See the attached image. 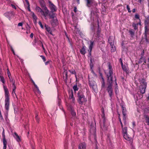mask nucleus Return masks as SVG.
Instances as JSON below:
<instances>
[{"mask_svg":"<svg viewBox=\"0 0 149 149\" xmlns=\"http://www.w3.org/2000/svg\"><path fill=\"white\" fill-rule=\"evenodd\" d=\"M135 78L140 82L139 89L140 93L142 94L144 93L147 87V83L146 80L143 78L140 77L138 75H136Z\"/></svg>","mask_w":149,"mask_h":149,"instance_id":"1","label":"nucleus"},{"mask_svg":"<svg viewBox=\"0 0 149 149\" xmlns=\"http://www.w3.org/2000/svg\"><path fill=\"white\" fill-rule=\"evenodd\" d=\"M3 87L5 92V108L7 112H8L9 109L10 103L9 93L8 88L5 86H3Z\"/></svg>","mask_w":149,"mask_h":149,"instance_id":"2","label":"nucleus"},{"mask_svg":"<svg viewBox=\"0 0 149 149\" xmlns=\"http://www.w3.org/2000/svg\"><path fill=\"white\" fill-rule=\"evenodd\" d=\"M86 1V6L88 7H90L92 6H94L95 7L92 9L91 11V13L94 14V12L97 13V9L96 6L97 4L94 0H85Z\"/></svg>","mask_w":149,"mask_h":149,"instance_id":"3","label":"nucleus"},{"mask_svg":"<svg viewBox=\"0 0 149 149\" xmlns=\"http://www.w3.org/2000/svg\"><path fill=\"white\" fill-rule=\"evenodd\" d=\"M78 97V102L79 104H82L83 103L87 101V99L85 97L83 92L79 91L77 94Z\"/></svg>","mask_w":149,"mask_h":149,"instance_id":"4","label":"nucleus"},{"mask_svg":"<svg viewBox=\"0 0 149 149\" xmlns=\"http://www.w3.org/2000/svg\"><path fill=\"white\" fill-rule=\"evenodd\" d=\"M113 81V79H108L107 78L108 86L107 88V90L109 93L110 97L111 98L113 95V89L112 87V84Z\"/></svg>","mask_w":149,"mask_h":149,"instance_id":"5","label":"nucleus"},{"mask_svg":"<svg viewBox=\"0 0 149 149\" xmlns=\"http://www.w3.org/2000/svg\"><path fill=\"white\" fill-rule=\"evenodd\" d=\"M108 66L109 70V72L107 74V76L108 79L109 80L110 79H113V72L112 66L110 64H109Z\"/></svg>","mask_w":149,"mask_h":149,"instance_id":"6","label":"nucleus"},{"mask_svg":"<svg viewBox=\"0 0 149 149\" xmlns=\"http://www.w3.org/2000/svg\"><path fill=\"white\" fill-rule=\"evenodd\" d=\"M69 99L70 100L72 99V102L73 103L75 102V99L73 97V92L72 90L69 91Z\"/></svg>","mask_w":149,"mask_h":149,"instance_id":"7","label":"nucleus"},{"mask_svg":"<svg viewBox=\"0 0 149 149\" xmlns=\"http://www.w3.org/2000/svg\"><path fill=\"white\" fill-rule=\"evenodd\" d=\"M49 6L51 10V11H56V9L55 6L50 1H49Z\"/></svg>","mask_w":149,"mask_h":149,"instance_id":"8","label":"nucleus"},{"mask_svg":"<svg viewBox=\"0 0 149 149\" xmlns=\"http://www.w3.org/2000/svg\"><path fill=\"white\" fill-rule=\"evenodd\" d=\"M89 84L91 87L94 90L96 87V84L94 81H89Z\"/></svg>","mask_w":149,"mask_h":149,"instance_id":"9","label":"nucleus"},{"mask_svg":"<svg viewBox=\"0 0 149 149\" xmlns=\"http://www.w3.org/2000/svg\"><path fill=\"white\" fill-rule=\"evenodd\" d=\"M123 137L125 139L129 141L130 143L132 144V138L129 136L128 134H125L124 135Z\"/></svg>","mask_w":149,"mask_h":149,"instance_id":"10","label":"nucleus"},{"mask_svg":"<svg viewBox=\"0 0 149 149\" xmlns=\"http://www.w3.org/2000/svg\"><path fill=\"white\" fill-rule=\"evenodd\" d=\"M68 109L71 111L72 115L73 116H75L76 115V113L74 111V110L73 107L70 105H69L68 106Z\"/></svg>","mask_w":149,"mask_h":149,"instance_id":"11","label":"nucleus"},{"mask_svg":"<svg viewBox=\"0 0 149 149\" xmlns=\"http://www.w3.org/2000/svg\"><path fill=\"white\" fill-rule=\"evenodd\" d=\"M50 23L53 26H55L58 24L57 20V18H55L52 19Z\"/></svg>","mask_w":149,"mask_h":149,"instance_id":"12","label":"nucleus"},{"mask_svg":"<svg viewBox=\"0 0 149 149\" xmlns=\"http://www.w3.org/2000/svg\"><path fill=\"white\" fill-rule=\"evenodd\" d=\"M86 145L84 143H82L79 144L78 146V149H86Z\"/></svg>","mask_w":149,"mask_h":149,"instance_id":"13","label":"nucleus"},{"mask_svg":"<svg viewBox=\"0 0 149 149\" xmlns=\"http://www.w3.org/2000/svg\"><path fill=\"white\" fill-rule=\"evenodd\" d=\"M122 113L123 115V119L125 121V116L126 115V109L125 107H124L123 106H122Z\"/></svg>","mask_w":149,"mask_h":149,"instance_id":"14","label":"nucleus"},{"mask_svg":"<svg viewBox=\"0 0 149 149\" xmlns=\"http://www.w3.org/2000/svg\"><path fill=\"white\" fill-rule=\"evenodd\" d=\"M40 3L42 8L44 10H48L46 6L44 1H40Z\"/></svg>","mask_w":149,"mask_h":149,"instance_id":"15","label":"nucleus"},{"mask_svg":"<svg viewBox=\"0 0 149 149\" xmlns=\"http://www.w3.org/2000/svg\"><path fill=\"white\" fill-rule=\"evenodd\" d=\"M54 12L49 11V13L48 15L49 16V19H54L56 18L55 14V13H54Z\"/></svg>","mask_w":149,"mask_h":149,"instance_id":"16","label":"nucleus"},{"mask_svg":"<svg viewBox=\"0 0 149 149\" xmlns=\"http://www.w3.org/2000/svg\"><path fill=\"white\" fill-rule=\"evenodd\" d=\"M101 116L102 118L103 119V122L104 126H105V122L106 120V119L105 117V114L103 109L102 110V114Z\"/></svg>","mask_w":149,"mask_h":149,"instance_id":"17","label":"nucleus"},{"mask_svg":"<svg viewBox=\"0 0 149 149\" xmlns=\"http://www.w3.org/2000/svg\"><path fill=\"white\" fill-rule=\"evenodd\" d=\"M80 52L81 54L84 55L86 53V47L85 46H83L80 50Z\"/></svg>","mask_w":149,"mask_h":149,"instance_id":"18","label":"nucleus"},{"mask_svg":"<svg viewBox=\"0 0 149 149\" xmlns=\"http://www.w3.org/2000/svg\"><path fill=\"white\" fill-rule=\"evenodd\" d=\"M109 42L110 45H112L114 44V38L110 36L109 39Z\"/></svg>","mask_w":149,"mask_h":149,"instance_id":"19","label":"nucleus"},{"mask_svg":"<svg viewBox=\"0 0 149 149\" xmlns=\"http://www.w3.org/2000/svg\"><path fill=\"white\" fill-rule=\"evenodd\" d=\"M13 135V136L18 142L20 141V139L19 136L16 132H14Z\"/></svg>","mask_w":149,"mask_h":149,"instance_id":"20","label":"nucleus"},{"mask_svg":"<svg viewBox=\"0 0 149 149\" xmlns=\"http://www.w3.org/2000/svg\"><path fill=\"white\" fill-rule=\"evenodd\" d=\"M36 10L37 11L41 13L42 15V14H44V13L45 12V10L43 11L39 7L36 6Z\"/></svg>","mask_w":149,"mask_h":149,"instance_id":"21","label":"nucleus"},{"mask_svg":"<svg viewBox=\"0 0 149 149\" xmlns=\"http://www.w3.org/2000/svg\"><path fill=\"white\" fill-rule=\"evenodd\" d=\"M49 13V10H45V12L44 13L45 15H44L43 14H42V15L45 17V19H47V16L48 15Z\"/></svg>","mask_w":149,"mask_h":149,"instance_id":"22","label":"nucleus"},{"mask_svg":"<svg viewBox=\"0 0 149 149\" xmlns=\"http://www.w3.org/2000/svg\"><path fill=\"white\" fill-rule=\"evenodd\" d=\"M94 44V42L92 41H90V44L89 46V50H88V51H89V53L90 54H91V52L92 50L93 45Z\"/></svg>","mask_w":149,"mask_h":149,"instance_id":"23","label":"nucleus"},{"mask_svg":"<svg viewBox=\"0 0 149 149\" xmlns=\"http://www.w3.org/2000/svg\"><path fill=\"white\" fill-rule=\"evenodd\" d=\"M12 14L10 12H7L4 13V15L6 17L10 19V18Z\"/></svg>","mask_w":149,"mask_h":149,"instance_id":"24","label":"nucleus"},{"mask_svg":"<svg viewBox=\"0 0 149 149\" xmlns=\"http://www.w3.org/2000/svg\"><path fill=\"white\" fill-rule=\"evenodd\" d=\"M123 70L125 71L126 73L128 74L129 73V70L127 68L125 65L122 67Z\"/></svg>","mask_w":149,"mask_h":149,"instance_id":"25","label":"nucleus"},{"mask_svg":"<svg viewBox=\"0 0 149 149\" xmlns=\"http://www.w3.org/2000/svg\"><path fill=\"white\" fill-rule=\"evenodd\" d=\"M122 130L123 135H124L125 134H127V127H125L123 128V127H122Z\"/></svg>","mask_w":149,"mask_h":149,"instance_id":"26","label":"nucleus"},{"mask_svg":"<svg viewBox=\"0 0 149 149\" xmlns=\"http://www.w3.org/2000/svg\"><path fill=\"white\" fill-rule=\"evenodd\" d=\"M45 28L46 30L49 33H50L51 32V29L48 26L46 25V24H45Z\"/></svg>","mask_w":149,"mask_h":149,"instance_id":"27","label":"nucleus"},{"mask_svg":"<svg viewBox=\"0 0 149 149\" xmlns=\"http://www.w3.org/2000/svg\"><path fill=\"white\" fill-rule=\"evenodd\" d=\"M3 131L2 134V136L3 137V141H6L5 138V130L3 128Z\"/></svg>","mask_w":149,"mask_h":149,"instance_id":"28","label":"nucleus"},{"mask_svg":"<svg viewBox=\"0 0 149 149\" xmlns=\"http://www.w3.org/2000/svg\"><path fill=\"white\" fill-rule=\"evenodd\" d=\"M145 36L146 38H147V32L148 31V27L147 26H146L145 27Z\"/></svg>","mask_w":149,"mask_h":149,"instance_id":"29","label":"nucleus"},{"mask_svg":"<svg viewBox=\"0 0 149 149\" xmlns=\"http://www.w3.org/2000/svg\"><path fill=\"white\" fill-rule=\"evenodd\" d=\"M111 46V52H114L116 50V47L114 44L112 45H110Z\"/></svg>","mask_w":149,"mask_h":149,"instance_id":"30","label":"nucleus"},{"mask_svg":"<svg viewBox=\"0 0 149 149\" xmlns=\"http://www.w3.org/2000/svg\"><path fill=\"white\" fill-rule=\"evenodd\" d=\"M73 88L75 92L78 90V88L77 87V84L73 86Z\"/></svg>","mask_w":149,"mask_h":149,"instance_id":"31","label":"nucleus"},{"mask_svg":"<svg viewBox=\"0 0 149 149\" xmlns=\"http://www.w3.org/2000/svg\"><path fill=\"white\" fill-rule=\"evenodd\" d=\"M138 25V24H135L133 23L132 24V26L134 27V30H136V29H137Z\"/></svg>","mask_w":149,"mask_h":149,"instance_id":"32","label":"nucleus"},{"mask_svg":"<svg viewBox=\"0 0 149 149\" xmlns=\"http://www.w3.org/2000/svg\"><path fill=\"white\" fill-rule=\"evenodd\" d=\"M3 149H6V145L7 144V141H3Z\"/></svg>","mask_w":149,"mask_h":149,"instance_id":"33","label":"nucleus"},{"mask_svg":"<svg viewBox=\"0 0 149 149\" xmlns=\"http://www.w3.org/2000/svg\"><path fill=\"white\" fill-rule=\"evenodd\" d=\"M0 80L2 82L3 84H4L5 83V80L3 76L0 75Z\"/></svg>","mask_w":149,"mask_h":149,"instance_id":"34","label":"nucleus"},{"mask_svg":"<svg viewBox=\"0 0 149 149\" xmlns=\"http://www.w3.org/2000/svg\"><path fill=\"white\" fill-rule=\"evenodd\" d=\"M143 60H144V58L143 56H141L138 61L139 63H141L143 61Z\"/></svg>","mask_w":149,"mask_h":149,"instance_id":"35","label":"nucleus"},{"mask_svg":"<svg viewBox=\"0 0 149 149\" xmlns=\"http://www.w3.org/2000/svg\"><path fill=\"white\" fill-rule=\"evenodd\" d=\"M129 33L131 35L132 37H133L134 35V32L132 30H130L129 31Z\"/></svg>","mask_w":149,"mask_h":149,"instance_id":"36","label":"nucleus"},{"mask_svg":"<svg viewBox=\"0 0 149 149\" xmlns=\"http://www.w3.org/2000/svg\"><path fill=\"white\" fill-rule=\"evenodd\" d=\"M63 74L65 75L66 77H68V73L66 70L64 68L63 69Z\"/></svg>","mask_w":149,"mask_h":149,"instance_id":"37","label":"nucleus"},{"mask_svg":"<svg viewBox=\"0 0 149 149\" xmlns=\"http://www.w3.org/2000/svg\"><path fill=\"white\" fill-rule=\"evenodd\" d=\"M13 90L12 91V93H13V92L14 91H15V89L16 88V87L15 85V82H14L13 84Z\"/></svg>","mask_w":149,"mask_h":149,"instance_id":"38","label":"nucleus"},{"mask_svg":"<svg viewBox=\"0 0 149 149\" xmlns=\"http://www.w3.org/2000/svg\"><path fill=\"white\" fill-rule=\"evenodd\" d=\"M69 71L72 74H77L76 72L74 70H72V71L69 70Z\"/></svg>","mask_w":149,"mask_h":149,"instance_id":"39","label":"nucleus"},{"mask_svg":"<svg viewBox=\"0 0 149 149\" xmlns=\"http://www.w3.org/2000/svg\"><path fill=\"white\" fill-rule=\"evenodd\" d=\"M102 79L103 81L102 82V88H104L105 86V82L103 77H102Z\"/></svg>","mask_w":149,"mask_h":149,"instance_id":"40","label":"nucleus"},{"mask_svg":"<svg viewBox=\"0 0 149 149\" xmlns=\"http://www.w3.org/2000/svg\"><path fill=\"white\" fill-rule=\"evenodd\" d=\"M127 8L129 13H130L131 12V10L129 6L128 5H127Z\"/></svg>","mask_w":149,"mask_h":149,"instance_id":"41","label":"nucleus"},{"mask_svg":"<svg viewBox=\"0 0 149 149\" xmlns=\"http://www.w3.org/2000/svg\"><path fill=\"white\" fill-rule=\"evenodd\" d=\"M146 118L147 121V125H149V118L148 117L146 116Z\"/></svg>","mask_w":149,"mask_h":149,"instance_id":"42","label":"nucleus"},{"mask_svg":"<svg viewBox=\"0 0 149 149\" xmlns=\"http://www.w3.org/2000/svg\"><path fill=\"white\" fill-rule=\"evenodd\" d=\"M38 24L40 25V26L41 27L42 29H43V26L42 25V23L40 21H39V22Z\"/></svg>","mask_w":149,"mask_h":149,"instance_id":"43","label":"nucleus"},{"mask_svg":"<svg viewBox=\"0 0 149 149\" xmlns=\"http://www.w3.org/2000/svg\"><path fill=\"white\" fill-rule=\"evenodd\" d=\"M40 56L41 57L42 59H43V61L44 62H45L46 61V58H45V57L42 55H41Z\"/></svg>","mask_w":149,"mask_h":149,"instance_id":"44","label":"nucleus"},{"mask_svg":"<svg viewBox=\"0 0 149 149\" xmlns=\"http://www.w3.org/2000/svg\"><path fill=\"white\" fill-rule=\"evenodd\" d=\"M9 79H10V81L11 82H12L13 83V84L14 82H15V81L12 78H11V79L10 77H9Z\"/></svg>","mask_w":149,"mask_h":149,"instance_id":"45","label":"nucleus"},{"mask_svg":"<svg viewBox=\"0 0 149 149\" xmlns=\"http://www.w3.org/2000/svg\"><path fill=\"white\" fill-rule=\"evenodd\" d=\"M118 118H119V120L120 121V123L121 124V127H123V125L122 123V122H121V119L120 116Z\"/></svg>","mask_w":149,"mask_h":149,"instance_id":"46","label":"nucleus"},{"mask_svg":"<svg viewBox=\"0 0 149 149\" xmlns=\"http://www.w3.org/2000/svg\"><path fill=\"white\" fill-rule=\"evenodd\" d=\"M118 86H115V92L116 94L117 92V90L118 91Z\"/></svg>","mask_w":149,"mask_h":149,"instance_id":"47","label":"nucleus"},{"mask_svg":"<svg viewBox=\"0 0 149 149\" xmlns=\"http://www.w3.org/2000/svg\"><path fill=\"white\" fill-rule=\"evenodd\" d=\"M35 118L37 121L38 122L39 118L38 117V115H36L35 117Z\"/></svg>","mask_w":149,"mask_h":149,"instance_id":"48","label":"nucleus"},{"mask_svg":"<svg viewBox=\"0 0 149 149\" xmlns=\"http://www.w3.org/2000/svg\"><path fill=\"white\" fill-rule=\"evenodd\" d=\"M36 89H37V92L39 94H40L41 93V92L39 90L38 88H37Z\"/></svg>","mask_w":149,"mask_h":149,"instance_id":"49","label":"nucleus"},{"mask_svg":"<svg viewBox=\"0 0 149 149\" xmlns=\"http://www.w3.org/2000/svg\"><path fill=\"white\" fill-rule=\"evenodd\" d=\"M23 25V23L22 22L19 23L18 24V26H22Z\"/></svg>","mask_w":149,"mask_h":149,"instance_id":"50","label":"nucleus"},{"mask_svg":"<svg viewBox=\"0 0 149 149\" xmlns=\"http://www.w3.org/2000/svg\"><path fill=\"white\" fill-rule=\"evenodd\" d=\"M135 18L137 19H139V15L138 14H136L135 15Z\"/></svg>","mask_w":149,"mask_h":149,"instance_id":"51","label":"nucleus"},{"mask_svg":"<svg viewBox=\"0 0 149 149\" xmlns=\"http://www.w3.org/2000/svg\"><path fill=\"white\" fill-rule=\"evenodd\" d=\"M50 62H51L50 61H48L45 63V64L46 65H47L48 63H49Z\"/></svg>","mask_w":149,"mask_h":149,"instance_id":"52","label":"nucleus"},{"mask_svg":"<svg viewBox=\"0 0 149 149\" xmlns=\"http://www.w3.org/2000/svg\"><path fill=\"white\" fill-rule=\"evenodd\" d=\"M11 6H12V8H13L15 9H16V7L14 5H13L12 4H11Z\"/></svg>","mask_w":149,"mask_h":149,"instance_id":"53","label":"nucleus"},{"mask_svg":"<svg viewBox=\"0 0 149 149\" xmlns=\"http://www.w3.org/2000/svg\"><path fill=\"white\" fill-rule=\"evenodd\" d=\"M33 33H32L30 34V36L31 38H32L33 37Z\"/></svg>","mask_w":149,"mask_h":149,"instance_id":"54","label":"nucleus"},{"mask_svg":"<svg viewBox=\"0 0 149 149\" xmlns=\"http://www.w3.org/2000/svg\"><path fill=\"white\" fill-rule=\"evenodd\" d=\"M143 61L144 62V63H143V64L145 65V64L146 63V60L144 58V60H143Z\"/></svg>","mask_w":149,"mask_h":149,"instance_id":"55","label":"nucleus"},{"mask_svg":"<svg viewBox=\"0 0 149 149\" xmlns=\"http://www.w3.org/2000/svg\"><path fill=\"white\" fill-rule=\"evenodd\" d=\"M74 12L75 13L76 12H77V8H76V7H74Z\"/></svg>","mask_w":149,"mask_h":149,"instance_id":"56","label":"nucleus"},{"mask_svg":"<svg viewBox=\"0 0 149 149\" xmlns=\"http://www.w3.org/2000/svg\"><path fill=\"white\" fill-rule=\"evenodd\" d=\"M33 17L34 19H36V17L35 15L34 14H33Z\"/></svg>","mask_w":149,"mask_h":149,"instance_id":"57","label":"nucleus"},{"mask_svg":"<svg viewBox=\"0 0 149 149\" xmlns=\"http://www.w3.org/2000/svg\"><path fill=\"white\" fill-rule=\"evenodd\" d=\"M148 68H149V58H148Z\"/></svg>","mask_w":149,"mask_h":149,"instance_id":"58","label":"nucleus"},{"mask_svg":"<svg viewBox=\"0 0 149 149\" xmlns=\"http://www.w3.org/2000/svg\"><path fill=\"white\" fill-rule=\"evenodd\" d=\"M8 76L9 78V77H10V73L9 72H8Z\"/></svg>","mask_w":149,"mask_h":149,"instance_id":"59","label":"nucleus"},{"mask_svg":"<svg viewBox=\"0 0 149 149\" xmlns=\"http://www.w3.org/2000/svg\"><path fill=\"white\" fill-rule=\"evenodd\" d=\"M27 5H28V6H30V5H29V3L28 1H26Z\"/></svg>","mask_w":149,"mask_h":149,"instance_id":"60","label":"nucleus"},{"mask_svg":"<svg viewBox=\"0 0 149 149\" xmlns=\"http://www.w3.org/2000/svg\"><path fill=\"white\" fill-rule=\"evenodd\" d=\"M28 6V10L29 11H30L31 10H30V6Z\"/></svg>","mask_w":149,"mask_h":149,"instance_id":"61","label":"nucleus"},{"mask_svg":"<svg viewBox=\"0 0 149 149\" xmlns=\"http://www.w3.org/2000/svg\"><path fill=\"white\" fill-rule=\"evenodd\" d=\"M121 66H122V67L125 66V65H123V62H122L121 60Z\"/></svg>","mask_w":149,"mask_h":149,"instance_id":"62","label":"nucleus"},{"mask_svg":"<svg viewBox=\"0 0 149 149\" xmlns=\"http://www.w3.org/2000/svg\"><path fill=\"white\" fill-rule=\"evenodd\" d=\"M75 77L76 78V81H77V74H75Z\"/></svg>","mask_w":149,"mask_h":149,"instance_id":"63","label":"nucleus"},{"mask_svg":"<svg viewBox=\"0 0 149 149\" xmlns=\"http://www.w3.org/2000/svg\"><path fill=\"white\" fill-rule=\"evenodd\" d=\"M34 86L36 88V89H37V88H38V87L37 86V85H36V84H34Z\"/></svg>","mask_w":149,"mask_h":149,"instance_id":"64","label":"nucleus"}]
</instances>
